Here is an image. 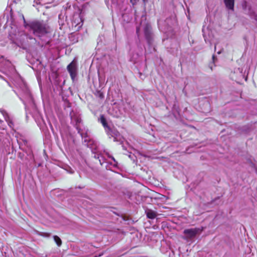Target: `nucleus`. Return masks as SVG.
Segmentation results:
<instances>
[{
    "mask_svg": "<svg viewBox=\"0 0 257 257\" xmlns=\"http://www.w3.org/2000/svg\"><path fill=\"white\" fill-rule=\"evenodd\" d=\"M31 29L33 34L39 37H41L48 32V26L43 22L34 21L30 24Z\"/></svg>",
    "mask_w": 257,
    "mask_h": 257,
    "instance_id": "f257e3e1",
    "label": "nucleus"
},
{
    "mask_svg": "<svg viewBox=\"0 0 257 257\" xmlns=\"http://www.w3.org/2000/svg\"><path fill=\"white\" fill-rule=\"evenodd\" d=\"M203 228H193L186 229L183 231L184 236L183 237V238L189 241L191 239L194 238L196 237V235L201 232Z\"/></svg>",
    "mask_w": 257,
    "mask_h": 257,
    "instance_id": "f03ea898",
    "label": "nucleus"
},
{
    "mask_svg": "<svg viewBox=\"0 0 257 257\" xmlns=\"http://www.w3.org/2000/svg\"><path fill=\"white\" fill-rule=\"evenodd\" d=\"M71 79L74 80L77 74V63L76 59H74L67 67Z\"/></svg>",
    "mask_w": 257,
    "mask_h": 257,
    "instance_id": "7ed1b4c3",
    "label": "nucleus"
},
{
    "mask_svg": "<svg viewBox=\"0 0 257 257\" xmlns=\"http://www.w3.org/2000/svg\"><path fill=\"white\" fill-rule=\"evenodd\" d=\"M0 112L3 114L5 120L7 122L9 126L11 128H13L14 124L7 111L3 109H0Z\"/></svg>",
    "mask_w": 257,
    "mask_h": 257,
    "instance_id": "20e7f679",
    "label": "nucleus"
},
{
    "mask_svg": "<svg viewBox=\"0 0 257 257\" xmlns=\"http://www.w3.org/2000/svg\"><path fill=\"white\" fill-rule=\"evenodd\" d=\"M236 73V76H232V78L233 79H235V81H237V80H239L241 78H243L244 76L243 74L242 73V69L241 68H237L236 69L234 72V74Z\"/></svg>",
    "mask_w": 257,
    "mask_h": 257,
    "instance_id": "39448f33",
    "label": "nucleus"
},
{
    "mask_svg": "<svg viewBox=\"0 0 257 257\" xmlns=\"http://www.w3.org/2000/svg\"><path fill=\"white\" fill-rule=\"evenodd\" d=\"M224 2L228 9L233 11L234 0H224Z\"/></svg>",
    "mask_w": 257,
    "mask_h": 257,
    "instance_id": "423d86ee",
    "label": "nucleus"
},
{
    "mask_svg": "<svg viewBox=\"0 0 257 257\" xmlns=\"http://www.w3.org/2000/svg\"><path fill=\"white\" fill-rule=\"evenodd\" d=\"M146 213L147 214V217L150 219H154L157 216V215L156 212L151 209L146 210Z\"/></svg>",
    "mask_w": 257,
    "mask_h": 257,
    "instance_id": "0eeeda50",
    "label": "nucleus"
},
{
    "mask_svg": "<svg viewBox=\"0 0 257 257\" xmlns=\"http://www.w3.org/2000/svg\"><path fill=\"white\" fill-rule=\"evenodd\" d=\"M99 120L100 122L102 123V125L104 127L105 130H106V131H107V130H109V127L107 124L106 119L104 115H101L100 116Z\"/></svg>",
    "mask_w": 257,
    "mask_h": 257,
    "instance_id": "6e6552de",
    "label": "nucleus"
},
{
    "mask_svg": "<svg viewBox=\"0 0 257 257\" xmlns=\"http://www.w3.org/2000/svg\"><path fill=\"white\" fill-rule=\"evenodd\" d=\"M71 120L72 122H75L76 124L81 122V119L78 116H73L71 115Z\"/></svg>",
    "mask_w": 257,
    "mask_h": 257,
    "instance_id": "1a4fd4ad",
    "label": "nucleus"
},
{
    "mask_svg": "<svg viewBox=\"0 0 257 257\" xmlns=\"http://www.w3.org/2000/svg\"><path fill=\"white\" fill-rule=\"evenodd\" d=\"M54 239L58 246H60L62 244L61 239L57 235L54 236Z\"/></svg>",
    "mask_w": 257,
    "mask_h": 257,
    "instance_id": "9d476101",
    "label": "nucleus"
},
{
    "mask_svg": "<svg viewBox=\"0 0 257 257\" xmlns=\"http://www.w3.org/2000/svg\"><path fill=\"white\" fill-rule=\"evenodd\" d=\"M145 33L147 38H149L150 35V26H147L145 30Z\"/></svg>",
    "mask_w": 257,
    "mask_h": 257,
    "instance_id": "9b49d317",
    "label": "nucleus"
},
{
    "mask_svg": "<svg viewBox=\"0 0 257 257\" xmlns=\"http://www.w3.org/2000/svg\"><path fill=\"white\" fill-rule=\"evenodd\" d=\"M137 0H131V3L134 5L136 3Z\"/></svg>",
    "mask_w": 257,
    "mask_h": 257,
    "instance_id": "f8f14e48",
    "label": "nucleus"
},
{
    "mask_svg": "<svg viewBox=\"0 0 257 257\" xmlns=\"http://www.w3.org/2000/svg\"><path fill=\"white\" fill-rule=\"evenodd\" d=\"M94 157H95V158L99 159V155H97V156H96V155H95V156H94Z\"/></svg>",
    "mask_w": 257,
    "mask_h": 257,
    "instance_id": "ddd939ff",
    "label": "nucleus"
},
{
    "mask_svg": "<svg viewBox=\"0 0 257 257\" xmlns=\"http://www.w3.org/2000/svg\"><path fill=\"white\" fill-rule=\"evenodd\" d=\"M93 153H94V154H96V153H97V152H93Z\"/></svg>",
    "mask_w": 257,
    "mask_h": 257,
    "instance_id": "4468645a",
    "label": "nucleus"
},
{
    "mask_svg": "<svg viewBox=\"0 0 257 257\" xmlns=\"http://www.w3.org/2000/svg\"><path fill=\"white\" fill-rule=\"evenodd\" d=\"M84 141L86 142L87 141V139L86 138Z\"/></svg>",
    "mask_w": 257,
    "mask_h": 257,
    "instance_id": "2eb2a0df",
    "label": "nucleus"
},
{
    "mask_svg": "<svg viewBox=\"0 0 257 257\" xmlns=\"http://www.w3.org/2000/svg\"><path fill=\"white\" fill-rule=\"evenodd\" d=\"M112 159H113V160L114 161H115V160H114V158H113V157H112Z\"/></svg>",
    "mask_w": 257,
    "mask_h": 257,
    "instance_id": "dca6fc26",
    "label": "nucleus"
}]
</instances>
